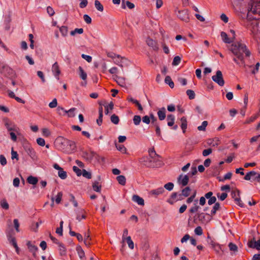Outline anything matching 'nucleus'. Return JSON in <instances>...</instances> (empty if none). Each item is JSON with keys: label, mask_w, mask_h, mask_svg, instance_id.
Returning <instances> with one entry per match:
<instances>
[{"label": "nucleus", "mask_w": 260, "mask_h": 260, "mask_svg": "<svg viewBox=\"0 0 260 260\" xmlns=\"http://www.w3.org/2000/svg\"><path fill=\"white\" fill-rule=\"evenodd\" d=\"M229 49L233 54V60L235 63L240 67H244L245 60L251 54L246 45L241 40L236 41L233 42Z\"/></svg>", "instance_id": "1"}, {"label": "nucleus", "mask_w": 260, "mask_h": 260, "mask_svg": "<svg viewBox=\"0 0 260 260\" xmlns=\"http://www.w3.org/2000/svg\"><path fill=\"white\" fill-rule=\"evenodd\" d=\"M247 18L249 21H252L248 26L249 28L252 33L256 32L258 29V20L260 19V1L252 3L250 10L247 12Z\"/></svg>", "instance_id": "2"}, {"label": "nucleus", "mask_w": 260, "mask_h": 260, "mask_svg": "<svg viewBox=\"0 0 260 260\" xmlns=\"http://www.w3.org/2000/svg\"><path fill=\"white\" fill-rule=\"evenodd\" d=\"M231 196L233 199H234L235 203L240 207H243L244 204L240 199V192L239 190L235 189L232 191Z\"/></svg>", "instance_id": "3"}, {"label": "nucleus", "mask_w": 260, "mask_h": 260, "mask_svg": "<svg viewBox=\"0 0 260 260\" xmlns=\"http://www.w3.org/2000/svg\"><path fill=\"white\" fill-rule=\"evenodd\" d=\"M212 249L218 257L222 256L224 254V247L217 243L212 241Z\"/></svg>", "instance_id": "4"}, {"label": "nucleus", "mask_w": 260, "mask_h": 260, "mask_svg": "<svg viewBox=\"0 0 260 260\" xmlns=\"http://www.w3.org/2000/svg\"><path fill=\"white\" fill-rule=\"evenodd\" d=\"M212 80L217 83L220 86H223L224 84L223 75L220 71H217L216 75L212 76Z\"/></svg>", "instance_id": "5"}, {"label": "nucleus", "mask_w": 260, "mask_h": 260, "mask_svg": "<svg viewBox=\"0 0 260 260\" xmlns=\"http://www.w3.org/2000/svg\"><path fill=\"white\" fill-rule=\"evenodd\" d=\"M160 157H157L155 156V160L150 158L148 163H146L145 165L148 167H159L162 165V162L160 160Z\"/></svg>", "instance_id": "6"}, {"label": "nucleus", "mask_w": 260, "mask_h": 260, "mask_svg": "<svg viewBox=\"0 0 260 260\" xmlns=\"http://www.w3.org/2000/svg\"><path fill=\"white\" fill-rule=\"evenodd\" d=\"M211 72V69L210 68H205L203 71V80L205 84L208 88H210L209 80L210 77L208 74Z\"/></svg>", "instance_id": "7"}, {"label": "nucleus", "mask_w": 260, "mask_h": 260, "mask_svg": "<svg viewBox=\"0 0 260 260\" xmlns=\"http://www.w3.org/2000/svg\"><path fill=\"white\" fill-rule=\"evenodd\" d=\"M66 141H68V139H64L62 137L58 138L56 140V143L58 147V149L64 152V150L63 148H66L67 147V144H65Z\"/></svg>", "instance_id": "8"}, {"label": "nucleus", "mask_w": 260, "mask_h": 260, "mask_svg": "<svg viewBox=\"0 0 260 260\" xmlns=\"http://www.w3.org/2000/svg\"><path fill=\"white\" fill-rule=\"evenodd\" d=\"M189 181V176L185 175L184 176L183 174L180 175L177 178V182L179 184L182 185V186H185L187 185Z\"/></svg>", "instance_id": "9"}, {"label": "nucleus", "mask_w": 260, "mask_h": 260, "mask_svg": "<svg viewBox=\"0 0 260 260\" xmlns=\"http://www.w3.org/2000/svg\"><path fill=\"white\" fill-rule=\"evenodd\" d=\"M247 245L250 248L260 250V239L256 241L255 238H253L252 240L248 241Z\"/></svg>", "instance_id": "10"}, {"label": "nucleus", "mask_w": 260, "mask_h": 260, "mask_svg": "<svg viewBox=\"0 0 260 260\" xmlns=\"http://www.w3.org/2000/svg\"><path fill=\"white\" fill-rule=\"evenodd\" d=\"M5 126L8 131L16 132V125L8 119L5 120Z\"/></svg>", "instance_id": "11"}, {"label": "nucleus", "mask_w": 260, "mask_h": 260, "mask_svg": "<svg viewBox=\"0 0 260 260\" xmlns=\"http://www.w3.org/2000/svg\"><path fill=\"white\" fill-rule=\"evenodd\" d=\"M60 110L64 112L65 113H67L68 114L69 117H73L75 116V111L76 110V109L75 108H72L67 111L64 110V108L62 107H58L57 111L59 114H61V113L59 112Z\"/></svg>", "instance_id": "12"}, {"label": "nucleus", "mask_w": 260, "mask_h": 260, "mask_svg": "<svg viewBox=\"0 0 260 260\" xmlns=\"http://www.w3.org/2000/svg\"><path fill=\"white\" fill-rule=\"evenodd\" d=\"M205 197H202L200 199V204L202 206H203L205 205L206 203V198H207L208 200V204L209 205H211V191H209L208 193H207L205 196Z\"/></svg>", "instance_id": "13"}, {"label": "nucleus", "mask_w": 260, "mask_h": 260, "mask_svg": "<svg viewBox=\"0 0 260 260\" xmlns=\"http://www.w3.org/2000/svg\"><path fill=\"white\" fill-rule=\"evenodd\" d=\"M65 144H67V147L66 148H63L64 150L65 153H70L71 151L74 150L75 148V144L73 141H70L68 139V141Z\"/></svg>", "instance_id": "14"}, {"label": "nucleus", "mask_w": 260, "mask_h": 260, "mask_svg": "<svg viewBox=\"0 0 260 260\" xmlns=\"http://www.w3.org/2000/svg\"><path fill=\"white\" fill-rule=\"evenodd\" d=\"M52 72L57 80H59V75L60 74L59 66L57 62H55L52 67Z\"/></svg>", "instance_id": "15"}, {"label": "nucleus", "mask_w": 260, "mask_h": 260, "mask_svg": "<svg viewBox=\"0 0 260 260\" xmlns=\"http://www.w3.org/2000/svg\"><path fill=\"white\" fill-rule=\"evenodd\" d=\"M198 218L203 223H205L209 222L210 220L211 216H210L209 214H205L204 213H201L198 214Z\"/></svg>", "instance_id": "16"}, {"label": "nucleus", "mask_w": 260, "mask_h": 260, "mask_svg": "<svg viewBox=\"0 0 260 260\" xmlns=\"http://www.w3.org/2000/svg\"><path fill=\"white\" fill-rule=\"evenodd\" d=\"M178 17L183 21H188L189 20V17L188 14V11L187 10L179 11L177 14Z\"/></svg>", "instance_id": "17"}, {"label": "nucleus", "mask_w": 260, "mask_h": 260, "mask_svg": "<svg viewBox=\"0 0 260 260\" xmlns=\"http://www.w3.org/2000/svg\"><path fill=\"white\" fill-rule=\"evenodd\" d=\"M146 42L147 45L151 47L154 50H157L158 49V47L156 41L152 40L150 38H148L146 39Z\"/></svg>", "instance_id": "18"}, {"label": "nucleus", "mask_w": 260, "mask_h": 260, "mask_svg": "<svg viewBox=\"0 0 260 260\" xmlns=\"http://www.w3.org/2000/svg\"><path fill=\"white\" fill-rule=\"evenodd\" d=\"M126 60L125 58H123L120 57L119 55H117L116 57L114 60V62L117 65L123 67V63H124V61Z\"/></svg>", "instance_id": "19"}, {"label": "nucleus", "mask_w": 260, "mask_h": 260, "mask_svg": "<svg viewBox=\"0 0 260 260\" xmlns=\"http://www.w3.org/2000/svg\"><path fill=\"white\" fill-rule=\"evenodd\" d=\"M221 37L223 41L226 43H231L234 41V40L230 36L228 37V35L223 31L221 32Z\"/></svg>", "instance_id": "20"}, {"label": "nucleus", "mask_w": 260, "mask_h": 260, "mask_svg": "<svg viewBox=\"0 0 260 260\" xmlns=\"http://www.w3.org/2000/svg\"><path fill=\"white\" fill-rule=\"evenodd\" d=\"M166 110L165 107L161 108L157 112V115L158 118L160 120H163L165 119L166 117Z\"/></svg>", "instance_id": "21"}, {"label": "nucleus", "mask_w": 260, "mask_h": 260, "mask_svg": "<svg viewBox=\"0 0 260 260\" xmlns=\"http://www.w3.org/2000/svg\"><path fill=\"white\" fill-rule=\"evenodd\" d=\"M132 200L134 202H136L139 205H144V200L138 195H133L132 197Z\"/></svg>", "instance_id": "22"}, {"label": "nucleus", "mask_w": 260, "mask_h": 260, "mask_svg": "<svg viewBox=\"0 0 260 260\" xmlns=\"http://www.w3.org/2000/svg\"><path fill=\"white\" fill-rule=\"evenodd\" d=\"M24 149L28 155L31 158H34L35 156V152L34 150L29 146L26 145L24 146Z\"/></svg>", "instance_id": "23"}, {"label": "nucleus", "mask_w": 260, "mask_h": 260, "mask_svg": "<svg viewBox=\"0 0 260 260\" xmlns=\"http://www.w3.org/2000/svg\"><path fill=\"white\" fill-rule=\"evenodd\" d=\"M115 80L118 84L121 87H124L125 86V78L124 77L116 76Z\"/></svg>", "instance_id": "24"}, {"label": "nucleus", "mask_w": 260, "mask_h": 260, "mask_svg": "<svg viewBox=\"0 0 260 260\" xmlns=\"http://www.w3.org/2000/svg\"><path fill=\"white\" fill-rule=\"evenodd\" d=\"M175 117L173 114H169L167 117V120L168 121V125L169 126H172L174 124Z\"/></svg>", "instance_id": "25"}, {"label": "nucleus", "mask_w": 260, "mask_h": 260, "mask_svg": "<svg viewBox=\"0 0 260 260\" xmlns=\"http://www.w3.org/2000/svg\"><path fill=\"white\" fill-rule=\"evenodd\" d=\"M260 1H253V0H238V3L242 6H246L247 5H249L251 3V6L254 2H259Z\"/></svg>", "instance_id": "26"}, {"label": "nucleus", "mask_w": 260, "mask_h": 260, "mask_svg": "<svg viewBox=\"0 0 260 260\" xmlns=\"http://www.w3.org/2000/svg\"><path fill=\"white\" fill-rule=\"evenodd\" d=\"M8 239L9 242L16 248V252L18 253V247L17 246L15 238L11 236H9L8 237Z\"/></svg>", "instance_id": "27"}, {"label": "nucleus", "mask_w": 260, "mask_h": 260, "mask_svg": "<svg viewBox=\"0 0 260 260\" xmlns=\"http://www.w3.org/2000/svg\"><path fill=\"white\" fill-rule=\"evenodd\" d=\"M27 181L29 184L36 185L38 182V179L36 177L29 176L27 178Z\"/></svg>", "instance_id": "28"}, {"label": "nucleus", "mask_w": 260, "mask_h": 260, "mask_svg": "<svg viewBox=\"0 0 260 260\" xmlns=\"http://www.w3.org/2000/svg\"><path fill=\"white\" fill-rule=\"evenodd\" d=\"M260 116V109L259 110V111L256 114H254V115L251 116L249 118H248L246 121L245 123H250V122H252L254 121L255 119H256L259 116Z\"/></svg>", "instance_id": "29"}, {"label": "nucleus", "mask_w": 260, "mask_h": 260, "mask_svg": "<svg viewBox=\"0 0 260 260\" xmlns=\"http://www.w3.org/2000/svg\"><path fill=\"white\" fill-rule=\"evenodd\" d=\"M57 245L60 254L62 256L65 255L66 254V248L64 245L62 243H59Z\"/></svg>", "instance_id": "30"}, {"label": "nucleus", "mask_w": 260, "mask_h": 260, "mask_svg": "<svg viewBox=\"0 0 260 260\" xmlns=\"http://www.w3.org/2000/svg\"><path fill=\"white\" fill-rule=\"evenodd\" d=\"M128 101L131 102L133 103H134V104H135L138 107L139 110H140L141 111H142L143 110V107L141 106V105L140 104V103L138 101H137V100H135L131 97L128 98Z\"/></svg>", "instance_id": "31"}, {"label": "nucleus", "mask_w": 260, "mask_h": 260, "mask_svg": "<svg viewBox=\"0 0 260 260\" xmlns=\"http://www.w3.org/2000/svg\"><path fill=\"white\" fill-rule=\"evenodd\" d=\"M180 121L181 122V127L183 131V133H184L187 125L186 118L185 117H182L181 118Z\"/></svg>", "instance_id": "32"}, {"label": "nucleus", "mask_w": 260, "mask_h": 260, "mask_svg": "<svg viewBox=\"0 0 260 260\" xmlns=\"http://www.w3.org/2000/svg\"><path fill=\"white\" fill-rule=\"evenodd\" d=\"M216 201V198L215 197L212 196V204L215 203L214 206H213V213H215V212L220 209V204L218 203H215Z\"/></svg>", "instance_id": "33"}, {"label": "nucleus", "mask_w": 260, "mask_h": 260, "mask_svg": "<svg viewBox=\"0 0 260 260\" xmlns=\"http://www.w3.org/2000/svg\"><path fill=\"white\" fill-rule=\"evenodd\" d=\"M27 246L29 251L32 252L34 256H35V252L37 250H38V248L36 246L32 245L30 242L27 243Z\"/></svg>", "instance_id": "34"}, {"label": "nucleus", "mask_w": 260, "mask_h": 260, "mask_svg": "<svg viewBox=\"0 0 260 260\" xmlns=\"http://www.w3.org/2000/svg\"><path fill=\"white\" fill-rule=\"evenodd\" d=\"M165 191L164 189L162 187H159L156 189H153L151 191L152 194L158 196L162 194Z\"/></svg>", "instance_id": "35"}, {"label": "nucleus", "mask_w": 260, "mask_h": 260, "mask_svg": "<svg viewBox=\"0 0 260 260\" xmlns=\"http://www.w3.org/2000/svg\"><path fill=\"white\" fill-rule=\"evenodd\" d=\"M118 183L121 185H124L126 183V178L123 175H119L116 177Z\"/></svg>", "instance_id": "36"}, {"label": "nucleus", "mask_w": 260, "mask_h": 260, "mask_svg": "<svg viewBox=\"0 0 260 260\" xmlns=\"http://www.w3.org/2000/svg\"><path fill=\"white\" fill-rule=\"evenodd\" d=\"M79 76L83 80H85L87 78V74L84 72L82 67H79Z\"/></svg>", "instance_id": "37"}, {"label": "nucleus", "mask_w": 260, "mask_h": 260, "mask_svg": "<svg viewBox=\"0 0 260 260\" xmlns=\"http://www.w3.org/2000/svg\"><path fill=\"white\" fill-rule=\"evenodd\" d=\"M149 153L150 158L154 160H155V156L157 157H160V156L156 153L154 148L150 149L149 150Z\"/></svg>", "instance_id": "38"}, {"label": "nucleus", "mask_w": 260, "mask_h": 260, "mask_svg": "<svg viewBox=\"0 0 260 260\" xmlns=\"http://www.w3.org/2000/svg\"><path fill=\"white\" fill-rule=\"evenodd\" d=\"M165 82L166 84H168L171 88L174 87V83L170 76H168L165 78Z\"/></svg>", "instance_id": "39"}, {"label": "nucleus", "mask_w": 260, "mask_h": 260, "mask_svg": "<svg viewBox=\"0 0 260 260\" xmlns=\"http://www.w3.org/2000/svg\"><path fill=\"white\" fill-rule=\"evenodd\" d=\"M190 190L191 189L189 187H186L185 188L182 190V195H183L184 197H188L190 194Z\"/></svg>", "instance_id": "40"}, {"label": "nucleus", "mask_w": 260, "mask_h": 260, "mask_svg": "<svg viewBox=\"0 0 260 260\" xmlns=\"http://www.w3.org/2000/svg\"><path fill=\"white\" fill-rule=\"evenodd\" d=\"M94 5H95V7L98 11H99L100 12L103 11L104 7H103V5L101 4L100 1H99L98 0H95L94 1Z\"/></svg>", "instance_id": "41"}, {"label": "nucleus", "mask_w": 260, "mask_h": 260, "mask_svg": "<svg viewBox=\"0 0 260 260\" xmlns=\"http://www.w3.org/2000/svg\"><path fill=\"white\" fill-rule=\"evenodd\" d=\"M177 192H173L171 196V198L168 200V202L171 204H173L175 201H177Z\"/></svg>", "instance_id": "42"}, {"label": "nucleus", "mask_w": 260, "mask_h": 260, "mask_svg": "<svg viewBox=\"0 0 260 260\" xmlns=\"http://www.w3.org/2000/svg\"><path fill=\"white\" fill-rule=\"evenodd\" d=\"M127 245L129 248L131 249H133L134 248V243L131 239V237L130 236H128L125 238V240Z\"/></svg>", "instance_id": "43"}, {"label": "nucleus", "mask_w": 260, "mask_h": 260, "mask_svg": "<svg viewBox=\"0 0 260 260\" xmlns=\"http://www.w3.org/2000/svg\"><path fill=\"white\" fill-rule=\"evenodd\" d=\"M105 108V114L108 115L109 113V110H112L114 108V104L113 102L110 103L107 106H104Z\"/></svg>", "instance_id": "44"}, {"label": "nucleus", "mask_w": 260, "mask_h": 260, "mask_svg": "<svg viewBox=\"0 0 260 260\" xmlns=\"http://www.w3.org/2000/svg\"><path fill=\"white\" fill-rule=\"evenodd\" d=\"M77 251L78 252L79 256L80 257V259L81 260H84V257L85 253H84V252L83 250V249L81 248V247H77Z\"/></svg>", "instance_id": "45"}, {"label": "nucleus", "mask_w": 260, "mask_h": 260, "mask_svg": "<svg viewBox=\"0 0 260 260\" xmlns=\"http://www.w3.org/2000/svg\"><path fill=\"white\" fill-rule=\"evenodd\" d=\"M228 246L229 247L230 251H233L234 252L238 251V247L235 244L232 242H230Z\"/></svg>", "instance_id": "46"}, {"label": "nucleus", "mask_w": 260, "mask_h": 260, "mask_svg": "<svg viewBox=\"0 0 260 260\" xmlns=\"http://www.w3.org/2000/svg\"><path fill=\"white\" fill-rule=\"evenodd\" d=\"M58 175L62 179H65L67 177L66 172L64 171L62 168L58 171Z\"/></svg>", "instance_id": "47"}, {"label": "nucleus", "mask_w": 260, "mask_h": 260, "mask_svg": "<svg viewBox=\"0 0 260 260\" xmlns=\"http://www.w3.org/2000/svg\"><path fill=\"white\" fill-rule=\"evenodd\" d=\"M111 122L115 124H117L119 123V119L118 116L116 115L115 114H113L110 118Z\"/></svg>", "instance_id": "48"}, {"label": "nucleus", "mask_w": 260, "mask_h": 260, "mask_svg": "<svg viewBox=\"0 0 260 260\" xmlns=\"http://www.w3.org/2000/svg\"><path fill=\"white\" fill-rule=\"evenodd\" d=\"M141 121V117L139 115H135L133 117V122L135 125H138Z\"/></svg>", "instance_id": "49"}, {"label": "nucleus", "mask_w": 260, "mask_h": 260, "mask_svg": "<svg viewBox=\"0 0 260 260\" xmlns=\"http://www.w3.org/2000/svg\"><path fill=\"white\" fill-rule=\"evenodd\" d=\"M99 182L98 181H95L93 183L92 187L93 189L96 192L101 191V186L99 184Z\"/></svg>", "instance_id": "50"}, {"label": "nucleus", "mask_w": 260, "mask_h": 260, "mask_svg": "<svg viewBox=\"0 0 260 260\" xmlns=\"http://www.w3.org/2000/svg\"><path fill=\"white\" fill-rule=\"evenodd\" d=\"M63 221L62 220H61L60 222V226L59 228H57L56 230V233L59 235L60 236H62V231H63Z\"/></svg>", "instance_id": "51"}, {"label": "nucleus", "mask_w": 260, "mask_h": 260, "mask_svg": "<svg viewBox=\"0 0 260 260\" xmlns=\"http://www.w3.org/2000/svg\"><path fill=\"white\" fill-rule=\"evenodd\" d=\"M186 94L188 96V98L190 100L194 99L195 98V93L193 90L191 89L187 90Z\"/></svg>", "instance_id": "52"}, {"label": "nucleus", "mask_w": 260, "mask_h": 260, "mask_svg": "<svg viewBox=\"0 0 260 260\" xmlns=\"http://www.w3.org/2000/svg\"><path fill=\"white\" fill-rule=\"evenodd\" d=\"M1 206L2 208L4 209L7 210L9 208V205L7 203L6 199H3L1 202Z\"/></svg>", "instance_id": "53"}, {"label": "nucleus", "mask_w": 260, "mask_h": 260, "mask_svg": "<svg viewBox=\"0 0 260 260\" xmlns=\"http://www.w3.org/2000/svg\"><path fill=\"white\" fill-rule=\"evenodd\" d=\"M83 32V28H75L70 32L71 35L74 36L76 34H82Z\"/></svg>", "instance_id": "54"}, {"label": "nucleus", "mask_w": 260, "mask_h": 260, "mask_svg": "<svg viewBox=\"0 0 260 260\" xmlns=\"http://www.w3.org/2000/svg\"><path fill=\"white\" fill-rule=\"evenodd\" d=\"M181 61V58L179 56H175L172 62L173 66H178Z\"/></svg>", "instance_id": "55"}, {"label": "nucleus", "mask_w": 260, "mask_h": 260, "mask_svg": "<svg viewBox=\"0 0 260 260\" xmlns=\"http://www.w3.org/2000/svg\"><path fill=\"white\" fill-rule=\"evenodd\" d=\"M174 184L172 182H169L164 185V187L169 191H171L174 187Z\"/></svg>", "instance_id": "56"}, {"label": "nucleus", "mask_w": 260, "mask_h": 260, "mask_svg": "<svg viewBox=\"0 0 260 260\" xmlns=\"http://www.w3.org/2000/svg\"><path fill=\"white\" fill-rule=\"evenodd\" d=\"M60 31L63 36H66L68 33V28L66 26H62L60 27Z\"/></svg>", "instance_id": "57"}, {"label": "nucleus", "mask_w": 260, "mask_h": 260, "mask_svg": "<svg viewBox=\"0 0 260 260\" xmlns=\"http://www.w3.org/2000/svg\"><path fill=\"white\" fill-rule=\"evenodd\" d=\"M82 175L83 177L87 178V179H90L91 178V174L90 172H87L85 170L83 169L82 170Z\"/></svg>", "instance_id": "58"}, {"label": "nucleus", "mask_w": 260, "mask_h": 260, "mask_svg": "<svg viewBox=\"0 0 260 260\" xmlns=\"http://www.w3.org/2000/svg\"><path fill=\"white\" fill-rule=\"evenodd\" d=\"M217 196L221 201H223L227 198L228 194L225 192H223L221 194L218 193L217 194Z\"/></svg>", "instance_id": "59"}, {"label": "nucleus", "mask_w": 260, "mask_h": 260, "mask_svg": "<svg viewBox=\"0 0 260 260\" xmlns=\"http://www.w3.org/2000/svg\"><path fill=\"white\" fill-rule=\"evenodd\" d=\"M117 149L123 153H125L126 148L123 145H116Z\"/></svg>", "instance_id": "60"}, {"label": "nucleus", "mask_w": 260, "mask_h": 260, "mask_svg": "<svg viewBox=\"0 0 260 260\" xmlns=\"http://www.w3.org/2000/svg\"><path fill=\"white\" fill-rule=\"evenodd\" d=\"M207 124H208L207 121H204L202 122V125L200 126H199L198 127V130L199 131H204L206 127L207 126Z\"/></svg>", "instance_id": "61"}, {"label": "nucleus", "mask_w": 260, "mask_h": 260, "mask_svg": "<svg viewBox=\"0 0 260 260\" xmlns=\"http://www.w3.org/2000/svg\"><path fill=\"white\" fill-rule=\"evenodd\" d=\"M73 171L76 173L77 175L80 176L82 175V171H81L78 167L74 166L73 167Z\"/></svg>", "instance_id": "62"}, {"label": "nucleus", "mask_w": 260, "mask_h": 260, "mask_svg": "<svg viewBox=\"0 0 260 260\" xmlns=\"http://www.w3.org/2000/svg\"><path fill=\"white\" fill-rule=\"evenodd\" d=\"M194 233L198 236H201L203 234V230L201 226H198L194 229Z\"/></svg>", "instance_id": "63"}, {"label": "nucleus", "mask_w": 260, "mask_h": 260, "mask_svg": "<svg viewBox=\"0 0 260 260\" xmlns=\"http://www.w3.org/2000/svg\"><path fill=\"white\" fill-rule=\"evenodd\" d=\"M57 105V102L56 99H54L49 104V106L51 108H55Z\"/></svg>", "instance_id": "64"}]
</instances>
